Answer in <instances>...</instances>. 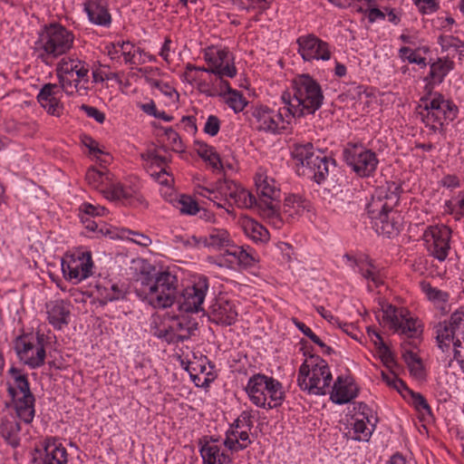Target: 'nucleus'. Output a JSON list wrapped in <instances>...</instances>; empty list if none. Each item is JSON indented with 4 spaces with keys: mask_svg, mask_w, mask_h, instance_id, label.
Listing matches in <instances>:
<instances>
[{
    "mask_svg": "<svg viewBox=\"0 0 464 464\" xmlns=\"http://www.w3.org/2000/svg\"><path fill=\"white\" fill-rule=\"evenodd\" d=\"M423 14H432L435 11V0H414Z\"/></svg>",
    "mask_w": 464,
    "mask_h": 464,
    "instance_id": "63",
    "label": "nucleus"
},
{
    "mask_svg": "<svg viewBox=\"0 0 464 464\" xmlns=\"http://www.w3.org/2000/svg\"><path fill=\"white\" fill-rule=\"evenodd\" d=\"M437 341L442 346H449L453 339L454 357L460 368L464 372V314L455 313L451 315L449 322H445L440 326Z\"/></svg>",
    "mask_w": 464,
    "mask_h": 464,
    "instance_id": "18",
    "label": "nucleus"
},
{
    "mask_svg": "<svg viewBox=\"0 0 464 464\" xmlns=\"http://www.w3.org/2000/svg\"><path fill=\"white\" fill-rule=\"evenodd\" d=\"M93 261L89 251L67 254L62 259V271L66 280L79 284L92 275Z\"/></svg>",
    "mask_w": 464,
    "mask_h": 464,
    "instance_id": "20",
    "label": "nucleus"
},
{
    "mask_svg": "<svg viewBox=\"0 0 464 464\" xmlns=\"http://www.w3.org/2000/svg\"><path fill=\"white\" fill-rule=\"evenodd\" d=\"M458 107L448 99L437 96V122L441 127L452 122L458 115Z\"/></svg>",
    "mask_w": 464,
    "mask_h": 464,
    "instance_id": "38",
    "label": "nucleus"
},
{
    "mask_svg": "<svg viewBox=\"0 0 464 464\" xmlns=\"http://www.w3.org/2000/svg\"><path fill=\"white\" fill-rule=\"evenodd\" d=\"M237 315L238 313L235 303L225 299H218L210 306L208 317L214 324L229 326L236 323Z\"/></svg>",
    "mask_w": 464,
    "mask_h": 464,
    "instance_id": "33",
    "label": "nucleus"
},
{
    "mask_svg": "<svg viewBox=\"0 0 464 464\" xmlns=\"http://www.w3.org/2000/svg\"><path fill=\"white\" fill-rule=\"evenodd\" d=\"M209 282L205 276H195L192 285L183 290L179 289V294L176 303L179 309L185 313H197L203 310L202 305L208 292Z\"/></svg>",
    "mask_w": 464,
    "mask_h": 464,
    "instance_id": "21",
    "label": "nucleus"
},
{
    "mask_svg": "<svg viewBox=\"0 0 464 464\" xmlns=\"http://www.w3.org/2000/svg\"><path fill=\"white\" fill-rule=\"evenodd\" d=\"M152 163L160 168V170L159 172L151 174L153 179L161 185L168 187L170 186L171 183L173 182V178L165 169V165L167 163L166 158L155 155L152 158Z\"/></svg>",
    "mask_w": 464,
    "mask_h": 464,
    "instance_id": "49",
    "label": "nucleus"
},
{
    "mask_svg": "<svg viewBox=\"0 0 464 464\" xmlns=\"http://www.w3.org/2000/svg\"><path fill=\"white\" fill-rule=\"evenodd\" d=\"M359 387L353 377L341 375L335 380L330 393L331 401L338 405L346 404L358 396Z\"/></svg>",
    "mask_w": 464,
    "mask_h": 464,
    "instance_id": "32",
    "label": "nucleus"
},
{
    "mask_svg": "<svg viewBox=\"0 0 464 464\" xmlns=\"http://www.w3.org/2000/svg\"><path fill=\"white\" fill-rule=\"evenodd\" d=\"M249 113V121L254 129L273 135L290 130L295 118L285 102L282 106L253 105Z\"/></svg>",
    "mask_w": 464,
    "mask_h": 464,
    "instance_id": "11",
    "label": "nucleus"
},
{
    "mask_svg": "<svg viewBox=\"0 0 464 464\" xmlns=\"http://www.w3.org/2000/svg\"><path fill=\"white\" fill-rule=\"evenodd\" d=\"M151 88L160 91L169 100V103L174 104L179 101V92L169 82L158 80L156 82H153V86Z\"/></svg>",
    "mask_w": 464,
    "mask_h": 464,
    "instance_id": "51",
    "label": "nucleus"
},
{
    "mask_svg": "<svg viewBox=\"0 0 464 464\" xmlns=\"http://www.w3.org/2000/svg\"><path fill=\"white\" fill-rule=\"evenodd\" d=\"M199 92L208 98H219L220 101L227 104L235 113L243 111L248 104L243 93L232 88L228 81H219L218 84Z\"/></svg>",
    "mask_w": 464,
    "mask_h": 464,
    "instance_id": "25",
    "label": "nucleus"
},
{
    "mask_svg": "<svg viewBox=\"0 0 464 464\" xmlns=\"http://www.w3.org/2000/svg\"><path fill=\"white\" fill-rule=\"evenodd\" d=\"M244 230L255 242L266 243L269 240V231L262 224L253 219H248L244 223Z\"/></svg>",
    "mask_w": 464,
    "mask_h": 464,
    "instance_id": "41",
    "label": "nucleus"
},
{
    "mask_svg": "<svg viewBox=\"0 0 464 464\" xmlns=\"http://www.w3.org/2000/svg\"><path fill=\"white\" fill-rule=\"evenodd\" d=\"M422 239L430 256H435V227L433 226L427 227Z\"/></svg>",
    "mask_w": 464,
    "mask_h": 464,
    "instance_id": "57",
    "label": "nucleus"
},
{
    "mask_svg": "<svg viewBox=\"0 0 464 464\" xmlns=\"http://www.w3.org/2000/svg\"><path fill=\"white\" fill-rule=\"evenodd\" d=\"M66 448L56 437H47L34 449V464H67Z\"/></svg>",
    "mask_w": 464,
    "mask_h": 464,
    "instance_id": "24",
    "label": "nucleus"
},
{
    "mask_svg": "<svg viewBox=\"0 0 464 464\" xmlns=\"http://www.w3.org/2000/svg\"><path fill=\"white\" fill-rule=\"evenodd\" d=\"M48 323L55 329L62 330L70 321V303L63 300H53L46 304Z\"/></svg>",
    "mask_w": 464,
    "mask_h": 464,
    "instance_id": "35",
    "label": "nucleus"
},
{
    "mask_svg": "<svg viewBox=\"0 0 464 464\" xmlns=\"http://www.w3.org/2000/svg\"><path fill=\"white\" fill-rule=\"evenodd\" d=\"M136 296L154 309H166L176 304L179 294L178 276L169 271L142 275L134 284Z\"/></svg>",
    "mask_w": 464,
    "mask_h": 464,
    "instance_id": "5",
    "label": "nucleus"
},
{
    "mask_svg": "<svg viewBox=\"0 0 464 464\" xmlns=\"http://www.w3.org/2000/svg\"><path fill=\"white\" fill-rule=\"evenodd\" d=\"M134 54L130 64H143L148 61H154V57L150 53H146L143 49L136 46L133 49Z\"/></svg>",
    "mask_w": 464,
    "mask_h": 464,
    "instance_id": "59",
    "label": "nucleus"
},
{
    "mask_svg": "<svg viewBox=\"0 0 464 464\" xmlns=\"http://www.w3.org/2000/svg\"><path fill=\"white\" fill-rule=\"evenodd\" d=\"M331 381L332 373L328 363L319 356H311L299 368L298 385L309 394H326Z\"/></svg>",
    "mask_w": 464,
    "mask_h": 464,
    "instance_id": "15",
    "label": "nucleus"
},
{
    "mask_svg": "<svg viewBox=\"0 0 464 464\" xmlns=\"http://www.w3.org/2000/svg\"><path fill=\"white\" fill-rule=\"evenodd\" d=\"M173 206L184 215H196L199 211L197 201L190 196L179 195L173 200Z\"/></svg>",
    "mask_w": 464,
    "mask_h": 464,
    "instance_id": "46",
    "label": "nucleus"
},
{
    "mask_svg": "<svg viewBox=\"0 0 464 464\" xmlns=\"http://www.w3.org/2000/svg\"><path fill=\"white\" fill-rule=\"evenodd\" d=\"M181 124L184 130L190 134L197 132L196 118L193 116H184L181 120Z\"/></svg>",
    "mask_w": 464,
    "mask_h": 464,
    "instance_id": "62",
    "label": "nucleus"
},
{
    "mask_svg": "<svg viewBox=\"0 0 464 464\" xmlns=\"http://www.w3.org/2000/svg\"><path fill=\"white\" fill-rule=\"evenodd\" d=\"M347 264L354 272L359 273L366 281L368 289L372 291L383 284L384 272L378 268L373 261L367 256L353 258L350 256H345Z\"/></svg>",
    "mask_w": 464,
    "mask_h": 464,
    "instance_id": "27",
    "label": "nucleus"
},
{
    "mask_svg": "<svg viewBox=\"0 0 464 464\" xmlns=\"http://www.w3.org/2000/svg\"><path fill=\"white\" fill-rule=\"evenodd\" d=\"M400 187L396 184L378 188L366 209L376 233L391 237L401 229L403 218L395 209L400 200Z\"/></svg>",
    "mask_w": 464,
    "mask_h": 464,
    "instance_id": "4",
    "label": "nucleus"
},
{
    "mask_svg": "<svg viewBox=\"0 0 464 464\" xmlns=\"http://www.w3.org/2000/svg\"><path fill=\"white\" fill-rule=\"evenodd\" d=\"M296 44L297 53L304 62H326L332 58L334 47L314 34L300 35Z\"/></svg>",
    "mask_w": 464,
    "mask_h": 464,
    "instance_id": "22",
    "label": "nucleus"
},
{
    "mask_svg": "<svg viewBox=\"0 0 464 464\" xmlns=\"http://www.w3.org/2000/svg\"><path fill=\"white\" fill-rule=\"evenodd\" d=\"M324 99L317 80L309 74H299L292 81V96L285 103L296 118L314 114L322 107Z\"/></svg>",
    "mask_w": 464,
    "mask_h": 464,
    "instance_id": "8",
    "label": "nucleus"
},
{
    "mask_svg": "<svg viewBox=\"0 0 464 464\" xmlns=\"http://www.w3.org/2000/svg\"><path fill=\"white\" fill-rule=\"evenodd\" d=\"M309 208V201L300 194H288L284 200L283 212L279 211L285 220V225L290 219L300 216Z\"/></svg>",
    "mask_w": 464,
    "mask_h": 464,
    "instance_id": "37",
    "label": "nucleus"
},
{
    "mask_svg": "<svg viewBox=\"0 0 464 464\" xmlns=\"http://www.w3.org/2000/svg\"><path fill=\"white\" fill-rule=\"evenodd\" d=\"M80 109L84 111L88 117L94 119L99 123H103L105 121V114L95 107L82 104Z\"/></svg>",
    "mask_w": 464,
    "mask_h": 464,
    "instance_id": "60",
    "label": "nucleus"
},
{
    "mask_svg": "<svg viewBox=\"0 0 464 464\" xmlns=\"http://www.w3.org/2000/svg\"><path fill=\"white\" fill-rule=\"evenodd\" d=\"M375 419L364 411L351 417L345 427V435L353 440L368 441L375 429Z\"/></svg>",
    "mask_w": 464,
    "mask_h": 464,
    "instance_id": "29",
    "label": "nucleus"
},
{
    "mask_svg": "<svg viewBox=\"0 0 464 464\" xmlns=\"http://www.w3.org/2000/svg\"><path fill=\"white\" fill-rule=\"evenodd\" d=\"M109 210L99 204L83 202L78 208V217L89 232L93 234L94 237H109L115 239L120 233L116 230V227L107 224L102 220L109 215Z\"/></svg>",
    "mask_w": 464,
    "mask_h": 464,
    "instance_id": "16",
    "label": "nucleus"
},
{
    "mask_svg": "<svg viewBox=\"0 0 464 464\" xmlns=\"http://www.w3.org/2000/svg\"><path fill=\"white\" fill-rule=\"evenodd\" d=\"M150 331L153 336L168 343H178L189 337L187 323L179 316L169 314L153 315Z\"/></svg>",
    "mask_w": 464,
    "mask_h": 464,
    "instance_id": "17",
    "label": "nucleus"
},
{
    "mask_svg": "<svg viewBox=\"0 0 464 464\" xmlns=\"http://www.w3.org/2000/svg\"><path fill=\"white\" fill-rule=\"evenodd\" d=\"M51 331L48 334L41 330L23 333L14 341V349L17 358L30 369H38L44 364L46 347L52 342Z\"/></svg>",
    "mask_w": 464,
    "mask_h": 464,
    "instance_id": "14",
    "label": "nucleus"
},
{
    "mask_svg": "<svg viewBox=\"0 0 464 464\" xmlns=\"http://www.w3.org/2000/svg\"><path fill=\"white\" fill-rule=\"evenodd\" d=\"M83 11L91 24L109 28L112 18L109 8L103 0H88L83 4Z\"/></svg>",
    "mask_w": 464,
    "mask_h": 464,
    "instance_id": "34",
    "label": "nucleus"
},
{
    "mask_svg": "<svg viewBox=\"0 0 464 464\" xmlns=\"http://www.w3.org/2000/svg\"><path fill=\"white\" fill-rule=\"evenodd\" d=\"M194 150L206 162H208L213 169L220 167V156L216 149L208 145L203 140H195L193 144Z\"/></svg>",
    "mask_w": 464,
    "mask_h": 464,
    "instance_id": "39",
    "label": "nucleus"
},
{
    "mask_svg": "<svg viewBox=\"0 0 464 464\" xmlns=\"http://www.w3.org/2000/svg\"><path fill=\"white\" fill-rule=\"evenodd\" d=\"M252 443L250 432L229 425L225 432L224 447L233 452L246 450Z\"/></svg>",
    "mask_w": 464,
    "mask_h": 464,
    "instance_id": "36",
    "label": "nucleus"
},
{
    "mask_svg": "<svg viewBox=\"0 0 464 464\" xmlns=\"http://www.w3.org/2000/svg\"><path fill=\"white\" fill-rule=\"evenodd\" d=\"M0 431L5 440L12 447H17L20 444V423L14 419L4 420L1 423Z\"/></svg>",
    "mask_w": 464,
    "mask_h": 464,
    "instance_id": "40",
    "label": "nucleus"
},
{
    "mask_svg": "<svg viewBox=\"0 0 464 464\" xmlns=\"http://www.w3.org/2000/svg\"><path fill=\"white\" fill-rule=\"evenodd\" d=\"M135 48L136 46L129 41L117 42L113 44L115 53H121L124 57V61L126 63H130L134 54L133 49Z\"/></svg>",
    "mask_w": 464,
    "mask_h": 464,
    "instance_id": "55",
    "label": "nucleus"
},
{
    "mask_svg": "<svg viewBox=\"0 0 464 464\" xmlns=\"http://www.w3.org/2000/svg\"><path fill=\"white\" fill-rule=\"evenodd\" d=\"M206 66L188 63L180 75L183 82L194 85L198 92L233 79L237 74L233 54L227 48L208 47L203 53Z\"/></svg>",
    "mask_w": 464,
    "mask_h": 464,
    "instance_id": "2",
    "label": "nucleus"
},
{
    "mask_svg": "<svg viewBox=\"0 0 464 464\" xmlns=\"http://www.w3.org/2000/svg\"><path fill=\"white\" fill-rule=\"evenodd\" d=\"M255 262L256 257L249 246H237L232 242L219 256V265L233 270L252 266Z\"/></svg>",
    "mask_w": 464,
    "mask_h": 464,
    "instance_id": "26",
    "label": "nucleus"
},
{
    "mask_svg": "<svg viewBox=\"0 0 464 464\" xmlns=\"http://www.w3.org/2000/svg\"><path fill=\"white\" fill-rule=\"evenodd\" d=\"M257 197L232 180H218L215 187L198 186L195 193L211 201L214 206L224 208L232 215L233 207L241 208H256L259 215L274 229L285 227V220L279 213L277 199L280 189L277 182L266 172H257L255 176Z\"/></svg>",
    "mask_w": 464,
    "mask_h": 464,
    "instance_id": "1",
    "label": "nucleus"
},
{
    "mask_svg": "<svg viewBox=\"0 0 464 464\" xmlns=\"http://www.w3.org/2000/svg\"><path fill=\"white\" fill-rule=\"evenodd\" d=\"M378 349L381 353L382 361L387 367H392L395 364L392 354L385 344L382 345Z\"/></svg>",
    "mask_w": 464,
    "mask_h": 464,
    "instance_id": "64",
    "label": "nucleus"
},
{
    "mask_svg": "<svg viewBox=\"0 0 464 464\" xmlns=\"http://www.w3.org/2000/svg\"><path fill=\"white\" fill-rule=\"evenodd\" d=\"M253 418L251 411H244L230 425L250 432L254 427Z\"/></svg>",
    "mask_w": 464,
    "mask_h": 464,
    "instance_id": "52",
    "label": "nucleus"
},
{
    "mask_svg": "<svg viewBox=\"0 0 464 464\" xmlns=\"http://www.w3.org/2000/svg\"><path fill=\"white\" fill-rule=\"evenodd\" d=\"M232 242L229 233L224 228H210L204 237H188L184 245L189 248L210 247L214 249L227 248Z\"/></svg>",
    "mask_w": 464,
    "mask_h": 464,
    "instance_id": "28",
    "label": "nucleus"
},
{
    "mask_svg": "<svg viewBox=\"0 0 464 464\" xmlns=\"http://www.w3.org/2000/svg\"><path fill=\"white\" fill-rule=\"evenodd\" d=\"M63 92V89L59 82L58 84L45 83L40 89L36 99L41 107H43L47 113L53 116H59L63 109V105L61 101Z\"/></svg>",
    "mask_w": 464,
    "mask_h": 464,
    "instance_id": "30",
    "label": "nucleus"
},
{
    "mask_svg": "<svg viewBox=\"0 0 464 464\" xmlns=\"http://www.w3.org/2000/svg\"><path fill=\"white\" fill-rule=\"evenodd\" d=\"M55 73L63 92L69 97L87 94L90 64L76 53L63 56L56 62Z\"/></svg>",
    "mask_w": 464,
    "mask_h": 464,
    "instance_id": "7",
    "label": "nucleus"
},
{
    "mask_svg": "<svg viewBox=\"0 0 464 464\" xmlns=\"http://www.w3.org/2000/svg\"><path fill=\"white\" fill-rule=\"evenodd\" d=\"M200 446V456L203 464H231L232 457L227 453V450L223 448V442L219 440L210 437L205 439Z\"/></svg>",
    "mask_w": 464,
    "mask_h": 464,
    "instance_id": "31",
    "label": "nucleus"
},
{
    "mask_svg": "<svg viewBox=\"0 0 464 464\" xmlns=\"http://www.w3.org/2000/svg\"><path fill=\"white\" fill-rule=\"evenodd\" d=\"M245 391L249 401L258 408L274 409L285 401L283 384L276 379L264 373H256L248 380Z\"/></svg>",
    "mask_w": 464,
    "mask_h": 464,
    "instance_id": "12",
    "label": "nucleus"
},
{
    "mask_svg": "<svg viewBox=\"0 0 464 464\" xmlns=\"http://www.w3.org/2000/svg\"><path fill=\"white\" fill-rule=\"evenodd\" d=\"M116 230L120 233L119 237L115 239L130 240L131 242L141 246H148L151 244V239L147 235L140 232L132 231L125 227H117Z\"/></svg>",
    "mask_w": 464,
    "mask_h": 464,
    "instance_id": "47",
    "label": "nucleus"
},
{
    "mask_svg": "<svg viewBox=\"0 0 464 464\" xmlns=\"http://www.w3.org/2000/svg\"><path fill=\"white\" fill-rule=\"evenodd\" d=\"M450 237L451 230L448 227L442 226L439 228L437 233V259L444 260L448 256Z\"/></svg>",
    "mask_w": 464,
    "mask_h": 464,
    "instance_id": "45",
    "label": "nucleus"
},
{
    "mask_svg": "<svg viewBox=\"0 0 464 464\" xmlns=\"http://www.w3.org/2000/svg\"><path fill=\"white\" fill-rule=\"evenodd\" d=\"M434 276L433 272L430 271L427 275H423L419 281V285L422 294L426 298L431 302L435 301V289L433 287Z\"/></svg>",
    "mask_w": 464,
    "mask_h": 464,
    "instance_id": "50",
    "label": "nucleus"
},
{
    "mask_svg": "<svg viewBox=\"0 0 464 464\" xmlns=\"http://www.w3.org/2000/svg\"><path fill=\"white\" fill-rule=\"evenodd\" d=\"M111 295H104V303L112 302L122 299L124 297V290L117 285H111Z\"/></svg>",
    "mask_w": 464,
    "mask_h": 464,
    "instance_id": "61",
    "label": "nucleus"
},
{
    "mask_svg": "<svg viewBox=\"0 0 464 464\" xmlns=\"http://www.w3.org/2000/svg\"><path fill=\"white\" fill-rule=\"evenodd\" d=\"M440 51L437 49V80L443 78L454 68L453 58L459 53L464 58V43L452 36L440 38Z\"/></svg>",
    "mask_w": 464,
    "mask_h": 464,
    "instance_id": "23",
    "label": "nucleus"
},
{
    "mask_svg": "<svg viewBox=\"0 0 464 464\" xmlns=\"http://www.w3.org/2000/svg\"><path fill=\"white\" fill-rule=\"evenodd\" d=\"M346 164L360 177L372 176L379 164L377 155L362 144L348 143L343 150Z\"/></svg>",
    "mask_w": 464,
    "mask_h": 464,
    "instance_id": "19",
    "label": "nucleus"
},
{
    "mask_svg": "<svg viewBox=\"0 0 464 464\" xmlns=\"http://www.w3.org/2000/svg\"><path fill=\"white\" fill-rule=\"evenodd\" d=\"M382 312L384 324L404 339H410V341L404 340L401 343V355L411 374L417 379H421L424 375L422 362L414 352L422 333L420 322L403 307L388 304Z\"/></svg>",
    "mask_w": 464,
    "mask_h": 464,
    "instance_id": "3",
    "label": "nucleus"
},
{
    "mask_svg": "<svg viewBox=\"0 0 464 464\" xmlns=\"http://www.w3.org/2000/svg\"><path fill=\"white\" fill-rule=\"evenodd\" d=\"M291 156L296 164L304 168L303 173L307 174L317 184L324 183L336 169L335 160L314 148L310 142L293 144Z\"/></svg>",
    "mask_w": 464,
    "mask_h": 464,
    "instance_id": "10",
    "label": "nucleus"
},
{
    "mask_svg": "<svg viewBox=\"0 0 464 464\" xmlns=\"http://www.w3.org/2000/svg\"><path fill=\"white\" fill-rule=\"evenodd\" d=\"M220 125L221 121L216 115H208L206 120L203 131L206 134L214 137L218 133L220 130Z\"/></svg>",
    "mask_w": 464,
    "mask_h": 464,
    "instance_id": "56",
    "label": "nucleus"
},
{
    "mask_svg": "<svg viewBox=\"0 0 464 464\" xmlns=\"http://www.w3.org/2000/svg\"><path fill=\"white\" fill-rule=\"evenodd\" d=\"M74 39L73 33L60 24L46 25L36 42L37 59L47 66H54L60 58L69 53Z\"/></svg>",
    "mask_w": 464,
    "mask_h": 464,
    "instance_id": "6",
    "label": "nucleus"
},
{
    "mask_svg": "<svg viewBox=\"0 0 464 464\" xmlns=\"http://www.w3.org/2000/svg\"><path fill=\"white\" fill-rule=\"evenodd\" d=\"M382 378L387 383V385L396 389L402 395H405L403 393L405 391H409V388L406 386L405 382L398 378L393 372L382 371Z\"/></svg>",
    "mask_w": 464,
    "mask_h": 464,
    "instance_id": "54",
    "label": "nucleus"
},
{
    "mask_svg": "<svg viewBox=\"0 0 464 464\" xmlns=\"http://www.w3.org/2000/svg\"><path fill=\"white\" fill-rule=\"evenodd\" d=\"M417 110L421 121L433 130L435 128V98L421 99Z\"/></svg>",
    "mask_w": 464,
    "mask_h": 464,
    "instance_id": "42",
    "label": "nucleus"
},
{
    "mask_svg": "<svg viewBox=\"0 0 464 464\" xmlns=\"http://www.w3.org/2000/svg\"><path fill=\"white\" fill-rule=\"evenodd\" d=\"M405 392L410 393L411 395V402L416 408V410L424 416L425 414L431 416V408L426 401L425 398L419 393H415L409 389V391H405Z\"/></svg>",
    "mask_w": 464,
    "mask_h": 464,
    "instance_id": "53",
    "label": "nucleus"
},
{
    "mask_svg": "<svg viewBox=\"0 0 464 464\" xmlns=\"http://www.w3.org/2000/svg\"><path fill=\"white\" fill-rule=\"evenodd\" d=\"M137 107L148 116L162 120L165 122H170L173 120V117L164 111L158 110L155 102L151 99H146L145 102L137 103Z\"/></svg>",
    "mask_w": 464,
    "mask_h": 464,
    "instance_id": "48",
    "label": "nucleus"
},
{
    "mask_svg": "<svg viewBox=\"0 0 464 464\" xmlns=\"http://www.w3.org/2000/svg\"><path fill=\"white\" fill-rule=\"evenodd\" d=\"M6 390L16 416L29 424L35 416V396L31 391L28 374L11 366L7 371Z\"/></svg>",
    "mask_w": 464,
    "mask_h": 464,
    "instance_id": "9",
    "label": "nucleus"
},
{
    "mask_svg": "<svg viewBox=\"0 0 464 464\" xmlns=\"http://www.w3.org/2000/svg\"><path fill=\"white\" fill-rule=\"evenodd\" d=\"M82 141L83 145L88 148L89 153L97 160L101 161L102 164L106 165L111 161V156L104 151L103 148L100 146L97 140L90 136H84Z\"/></svg>",
    "mask_w": 464,
    "mask_h": 464,
    "instance_id": "43",
    "label": "nucleus"
},
{
    "mask_svg": "<svg viewBox=\"0 0 464 464\" xmlns=\"http://www.w3.org/2000/svg\"><path fill=\"white\" fill-rule=\"evenodd\" d=\"M138 72L150 87L153 86V82L158 81L155 77L160 75V70L150 66L138 68Z\"/></svg>",
    "mask_w": 464,
    "mask_h": 464,
    "instance_id": "58",
    "label": "nucleus"
},
{
    "mask_svg": "<svg viewBox=\"0 0 464 464\" xmlns=\"http://www.w3.org/2000/svg\"><path fill=\"white\" fill-rule=\"evenodd\" d=\"M85 179L91 187L102 192L109 199L120 200L130 205L140 201V196L136 185H128L114 180L113 175L105 168L102 169H88Z\"/></svg>",
    "mask_w": 464,
    "mask_h": 464,
    "instance_id": "13",
    "label": "nucleus"
},
{
    "mask_svg": "<svg viewBox=\"0 0 464 464\" xmlns=\"http://www.w3.org/2000/svg\"><path fill=\"white\" fill-rule=\"evenodd\" d=\"M294 324L296 326V328L303 333L304 335H305L309 340L316 344L320 351L324 354H331L333 352V349L328 346L318 335H316L313 330L308 327L303 322L294 318L293 319Z\"/></svg>",
    "mask_w": 464,
    "mask_h": 464,
    "instance_id": "44",
    "label": "nucleus"
}]
</instances>
